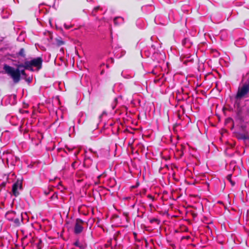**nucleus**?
<instances>
[{
  "instance_id": "1",
  "label": "nucleus",
  "mask_w": 249,
  "mask_h": 249,
  "mask_svg": "<svg viewBox=\"0 0 249 249\" xmlns=\"http://www.w3.org/2000/svg\"><path fill=\"white\" fill-rule=\"evenodd\" d=\"M21 68L22 67H19V65L17 66V69H15L6 64L3 66V70L5 72L12 78L14 82L15 83H17L20 81L21 75L24 76H26L24 70H20Z\"/></svg>"
},
{
  "instance_id": "2",
  "label": "nucleus",
  "mask_w": 249,
  "mask_h": 249,
  "mask_svg": "<svg viewBox=\"0 0 249 249\" xmlns=\"http://www.w3.org/2000/svg\"><path fill=\"white\" fill-rule=\"evenodd\" d=\"M42 59L39 57L30 61H26L23 64H19V67H24V69L31 71H33V67H34L37 71H39L42 68Z\"/></svg>"
},
{
  "instance_id": "3",
  "label": "nucleus",
  "mask_w": 249,
  "mask_h": 249,
  "mask_svg": "<svg viewBox=\"0 0 249 249\" xmlns=\"http://www.w3.org/2000/svg\"><path fill=\"white\" fill-rule=\"evenodd\" d=\"M249 92V85L244 84L242 86L239 87L238 91L236 95V98L240 99L245 97V96Z\"/></svg>"
},
{
  "instance_id": "4",
  "label": "nucleus",
  "mask_w": 249,
  "mask_h": 249,
  "mask_svg": "<svg viewBox=\"0 0 249 249\" xmlns=\"http://www.w3.org/2000/svg\"><path fill=\"white\" fill-rule=\"evenodd\" d=\"M83 221L80 219H77L74 228V232L75 234L80 233L83 230Z\"/></svg>"
},
{
  "instance_id": "5",
  "label": "nucleus",
  "mask_w": 249,
  "mask_h": 249,
  "mask_svg": "<svg viewBox=\"0 0 249 249\" xmlns=\"http://www.w3.org/2000/svg\"><path fill=\"white\" fill-rule=\"evenodd\" d=\"M18 160V159L17 157L11 155H9L8 156L6 157L7 163L8 164L10 163L12 165H14L15 163Z\"/></svg>"
},
{
  "instance_id": "6",
  "label": "nucleus",
  "mask_w": 249,
  "mask_h": 249,
  "mask_svg": "<svg viewBox=\"0 0 249 249\" xmlns=\"http://www.w3.org/2000/svg\"><path fill=\"white\" fill-rule=\"evenodd\" d=\"M18 187H21V184L18 182L15 183L12 187V191L15 196H17L18 194V193L17 192Z\"/></svg>"
},
{
  "instance_id": "7",
  "label": "nucleus",
  "mask_w": 249,
  "mask_h": 249,
  "mask_svg": "<svg viewBox=\"0 0 249 249\" xmlns=\"http://www.w3.org/2000/svg\"><path fill=\"white\" fill-rule=\"evenodd\" d=\"M5 217L9 221H13L15 217V213L13 211L8 212L6 213Z\"/></svg>"
},
{
  "instance_id": "8",
  "label": "nucleus",
  "mask_w": 249,
  "mask_h": 249,
  "mask_svg": "<svg viewBox=\"0 0 249 249\" xmlns=\"http://www.w3.org/2000/svg\"><path fill=\"white\" fill-rule=\"evenodd\" d=\"M123 20V18L121 17H116L114 18V22L116 25L119 24V23L122 22Z\"/></svg>"
},
{
  "instance_id": "9",
  "label": "nucleus",
  "mask_w": 249,
  "mask_h": 249,
  "mask_svg": "<svg viewBox=\"0 0 249 249\" xmlns=\"http://www.w3.org/2000/svg\"><path fill=\"white\" fill-rule=\"evenodd\" d=\"M17 54L19 56H20L24 58L26 55L24 49L23 48L20 49V50H19V52Z\"/></svg>"
},
{
  "instance_id": "10",
  "label": "nucleus",
  "mask_w": 249,
  "mask_h": 249,
  "mask_svg": "<svg viewBox=\"0 0 249 249\" xmlns=\"http://www.w3.org/2000/svg\"><path fill=\"white\" fill-rule=\"evenodd\" d=\"M227 179L231 183V186L234 185L235 183L231 180V174L227 176Z\"/></svg>"
},
{
  "instance_id": "11",
  "label": "nucleus",
  "mask_w": 249,
  "mask_h": 249,
  "mask_svg": "<svg viewBox=\"0 0 249 249\" xmlns=\"http://www.w3.org/2000/svg\"><path fill=\"white\" fill-rule=\"evenodd\" d=\"M13 221H14V223L15 224L16 226H19L20 224V220L17 217H14Z\"/></svg>"
},
{
  "instance_id": "12",
  "label": "nucleus",
  "mask_w": 249,
  "mask_h": 249,
  "mask_svg": "<svg viewBox=\"0 0 249 249\" xmlns=\"http://www.w3.org/2000/svg\"><path fill=\"white\" fill-rule=\"evenodd\" d=\"M74 245L75 246H77V247H79V248H80L81 249H83V248L82 247V246L80 245V244L79 243V242L78 241H76L74 243Z\"/></svg>"
},
{
  "instance_id": "13",
  "label": "nucleus",
  "mask_w": 249,
  "mask_h": 249,
  "mask_svg": "<svg viewBox=\"0 0 249 249\" xmlns=\"http://www.w3.org/2000/svg\"><path fill=\"white\" fill-rule=\"evenodd\" d=\"M64 44V42L62 40H58L57 41V44L58 45V46H61L62 45H63Z\"/></svg>"
},
{
  "instance_id": "14",
  "label": "nucleus",
  "mask_w": 249,
  "mask_h": 249,
  "mask_svg": "<svg viewBox=\"0 0 249 249\" xmlns=\"http://www.w3.org/2000/svg\"><path fill=\"white\" fill-rule=\"evenodd\" d=\"M64 26H65V28L66 29H69V28H70L71 27V25H66V24H65Z\"/></svg>"
},
{
  "instance_id": "15",
  "label": "nucleus",
  "mask_w": 249,
  "mask_h": 249,
  "mask_svg": "<svg viewBox=\"0 0 249 249\" xmlns=\"http://www.w3.org/2000/svg\"><path fill=\"white\" fill-rule=\"evenodd\" d=\"M99 9V6H97L96 7H95L94 9V11H97V10H98Z\"/></svg>"
},
{
  "instance_id": "16",
  "label": "nucleus",
  "mask_w": 249,
  "mask_h": 249,
  "mask_svg": "<svg viewBox=\"0 0 249 249\" xmlns=\"http://www.w3.org/2000/svg\"><path fill=\"white\" fill-rule=\"evenodd\" d=\"M157 220L155 219H154L153 220H152L151 221H156Z\"/></svg>"
}]
</instances>
